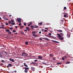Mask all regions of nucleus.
I'll return each instance as SVG.
<instances>
[{
    "mask_svg": "<svg viewBox=\"0 0 73 73\" xmlns=\"http://www.w3.org/2000/svg\"><path fill=\"white\" fill-rule=\"evenodd\" d=\"M57 35L59 37V38L60 39V40H62L64 39V38L62 37V36L59 34H57Z\"/></svg>",
    "mask_w": 73,
    "mask_h": 73,
    "instance_id": "obj_1",
    "label": "nucleus"
},
{
    "mask_svg": "<svg viewBox=\"0 0 73 73\" xmlns=\"http://www.w3.org/2000/svg\"><path fill=\"white\" fill-rule=\"evenodd\" d=\"M31 29H34V28H38V26L37 25H35V26L31 25Z\"/></svg>",
    "mask_w": 73,
    "mask_h": 73,
    "instance_id": "obj_2",
    "label": "nucleus"
},
{
    "mask_svg": "<svg viewBox=\"0 0 73 73\" xmlns=\"http://www.w3.org/2000/svg\"><path fill=\"white\" fill-rule=\"evenodd\" d=\"M17 20L18 23H20L21 22V19L20 18H18L17 19Z\"/></svg>",
    "mask_w": 73,
    "mask_h": 73,
    "instance_id": "obj_3",
    "label": "nucleus"
},
{
    "mask_svg": "<svg viewBox=\"0 0 73 73\" xmlns=\"http://www.w3.org/2000/svg\"><path fill=\"white\" fill-rule=\"evenodd\" d=\"M13 65H12V64H8V66H7V68H9L10 67H11Z\"/></svg>",
    "mask_w": 73,
    "mask_h": 73,
    "instance_id": "obj_4",
    "label": "nucleus"
},
{
    "mask_svg": "<svg viewBox=\"0 0 73 73\" xmlns=\"http://www.w3.org/2000/svg\"><path fill=\"white\" fill-rule=\"evenodd\" d=\"M6 32H8V33H9V34H11L12 32H11L8 29H7L6 30Z\"/></svg>",
    "mask_w": 73,
    "mask_h": 73,
    "instance_id": "obj_5",
    "label": "nucleus"
},
{
    "mask_svg": "<svg viewBox=\"0 0 73 73\" xmlns=\"http://www.w3.org/2000/svg\"><path fill=\"white\" fill-rule=\"evenodd\" d=\"M43 39L44 40H47V41H50V40H49L48 38H43Z\"/></svg>",
    "mask_w": 73,
    "mask_h": 73,
    "instance_id": "obj_6",
    "label": "nucleus"
},
{
    "mask_svg": "<svg viewBox=\"0 0 73 73\" xmlns=\"http://www.w3.org/2000/svg\"><path fill=\"white\" fill-rule=\"evenodd\" d=\"M51 41H52V42H55V43H59V42H58L56 40H51Z\"/></svg>",
    "mask_w": 73,
    "mask_h": 73,
    "instance_id": "obj_7",
    "label": "nucleus"
},
{
    "mask_svg": "<svg viewBox=\"0 0 73 73\" xmlns=\"http://www.w3.org/2000/svg\"><path fill=\"white\" fill-rule=\"evenodd\" d=\"M51 67H54V66H56V67H57V66H56V64H51Z\"/></svg>",
    "mask_w": 73,
    "mask_h": 73,
    "instance_id": "obj_8",
    "label": "nucleus"
},
{
    "mask_svg": "<svg viewBox=\"0 0 73 73\" xmlns=\"http://www.w3.org/2000/svg\"><path fill=\"white\" fill-rule=\"evenodd\" d=\"M57 31L58 32H60V33L62 32V30H57Z\"/></svg>",
    "mask_w": 73,
    "mask_h": 73,
    "instance_id": "obj_9",
    "label": "nucleus"
},
{
    "mask_svg": "<svg viewBox=\"0 0 73 73\" xmlns=\"http://www.w3.org/2000/svg\"><path fill=\"white\" fill-rule=\"evenodd\" d=\"M3 52H0V57H3Z\"/></svg>",
    "mask_w": 73,
    "mask_h": 73,
    "instance_id": "obj_10",
    "label": "nucleus"
},
{
    "mask_svg": "<svg viewBox=\"0 0 73 73\" xmlns=\"http://www.w3.org/2000/svg\"><path fill=\"white\" fill-rule=\"evenodd\" d=\"M38 59H42V56H38Z\"/></svg>",
    "mask_w": 73,
    "mask_h": 73,
    "instance_id": "obj_11",
    "label": "nucleus"
},
{
    "mask_svg": "<svg viewBox=\"0 0 73 73\" xmlns=\"http://www.w3.org/2000/svg\"><path fill=\"white\" fill-rule=\"evenodd\" d=\"M29 24H30L28 25V26H31V25H32V22H30Z\"/></svg>",
    "mask_w": 73,
    "mask_h": 73,
    "instance_id": "obj_12",
    "label": "nucleus"
},
{
    "mask_svg": "<svg viewBox=\"0 0 73 73\" xmlns=\"http://www.w3.org/2000/svg\"><path fill=\"white\" fill-rule=\"evenodd\" d=\"M52 60H54V61H56V58H55V57H54L53 58Z\"/></svg>",
    "mask_w": 73,
    "mask_h": 73,
    "instance_id": "obj_13",
    "label": "nucleus"
},
{
    "mask_svg": "<svg viewBox=\"0 0 73 73\" xmlns=\"http://www.w3.org/2000/svg\"><path fill=\"white\" fill-rule=\"evenodd\" d=\"M49 56L50 57H53V56H54V55H52V54H49Z\"/></svg>",
    "mask_w": 73,
    "mask_h": 73,
    "instance_id": "obj_14",
    "label": "nucleus"
},
{
    "mask_svg": "<svg viewBox=\"0 0 73 73\" xmlns=\"http://www.w3.org/2000/svg\"><path fill=\"white\" fill-rule=\"evenodd\" d=\"M9 60L10 61H12V62H14V59L11 58L9 59Z\"/></svg>",
    "mask_w": 73,
    "mask_h": 73,
    "instance_id": "obj_15",
    "label": "nucleus"
},
{
    "mask_svg": "<svg viewBox=\"0 0 73 73\" xmlns=\"http://www.w3.org/2000/svg\"><path fill=\"white\" fill-rule=\"evenodd\" d=\"M31 70H33V71H35V68L33 67H32L31 68Z\"/></svg>",
    "mask_w": 73,
    "mask_h": 73,
    "instance_id": "obj_16",
    "label": "nucleus"
},
{
    "mask_svg": "<svg viewBox=\"0 0 73 73\" xmlns=\"http://www.w3.org/2000/svg\"><path fill=\"white\" fill-rule=\"evenodd\" d=\"M11 23H14V22H15V21H14V19H11Z\"/></svg>",
    "mask_w": 73,
    "mask_h": 73,
    "instance_id": "obj_17",
    "label": "nucleus"
},
{
    "mask_svg": "<svg viewBox=\"0 0 73 73\" xmlns=\"http://www.w3.org/2000/svg\"><path fill=\"white\" fill-rule=\"evenodd\" d=\"M1 62H3V63H5V61L3 60H1Z\"/></svg>",
    "mask_w": 73,
    "mask_h": 73,
    "instance_id": "obj_18",
    "label": "nucleus"
},
{
    "mask_svg": "<svg viewBox=\"0 0 73 73\" xmlns=\"http://www.w3.org/2000/svg\"><path fill=\"white\" fill-rule=\"evenodd\" d=\"M39 25H42V23L40 22V23H39Z\"/></svg>",
    "mask_w": 73,
    "mask_h": 73,
    "instance_id": "obj_19",
    "label": "nucleus"
},
{
    "mask_svg": "<svg viewBox=\"0 0 73 73\" xmlns=\"http://www.w3.org/2000/svg\"><path fill=\"white\" fill-rule=\"evenodd\" d=\"M64 57L65 58V59H67V57H66V56H64Z\"/></svg>",
    "mask_w": 73,
    "mask_h": 73,
    "instance_id": "obj_20",
    "label": "nucleus"
},
{
    "mask_svg": "<svg viewBox=\"0 0 73 73\" xmlns=\"http://www.w3.org/2000/svg\"><path fill=\"white\" fill-rule=\"evenodd\" d=\"M60 35H62L63 36H64V34H63L62 33H60Z\"/></svg>",
    "mask_w": 73,
    "mask_h": 73,
    "instance_id": "obj_21",
    "label": "nucleus"
},
{
    "mask_svg": "<svg viewBox=\"0 0 73 73\" xmlns=\"http://www.w3.org/2000/svg\"><path fill=\"white\" fill-rule=\"evenodd\" d=\"M45 36H46V37H49V36L47 35H45Z\"/></svg>",
    "mask_w": 73,
    "mask_h": 73,
    "instance_id": "obj_22",
    "label": "nucleus"
},
{
    "mask_svg": "<svg viewBox=\"0 0 73 73\" xmlns=\"http://www.w3.org/2000/svg\"><path fill=\"white\" fill-rule=\"evenodd\" d=\"M66 64H70V62H67L66 63Z\"/></svg>",
    "mask_w": 73,
    "mask_h": 73,
    "instance_id": "obj_23",
    "label": "nucleus"
},
{
    "mask_svg": "<svg viewBox=\"0 0 73 73\" xmlns=\"http://www.w3.org/2000/svg\"><path fill=\"white\" fill-rule=\"evenodd\" d=\"M66 16H67L66 15V14L64 15V17H66Z\"/></svg>",
    "mask_w": 73,
    "mask_h": 73,
    "instance_id": "obj_24",
    "label": "nucleus"
},
{
    "mask_svg": "<svg viewBox=\"0 0 73 73\" xmlns=\"http://www.w3.org/2000/svg\"><path fill=\"white\" fill-rule=\"evenodd\" d=\"M50 37L51 38H53V39L54 38V36H50Z\"/></svg>",
    "mask_w": 73,
    "mask_h": 73,
    "instance_id": "obj_25",
    "label": "nucleus"
},
{
    "mask_svg": "<svg viewBox=\"0 0 73 73\" xmlns=\"http://www.w3.org/2000/svg\"><path fill=\"white\" fill-rule=\"evenodd\" d=\"M23 27H24L23 26H21L20 27V28L21 29H22V28H23Z\"/></svg>",
    "mask_w": 73,
    "mask_h": 73,
    "instance_id": "obj_26",
    "label": "nucleus"
},
{
    "mask_svg": "<svg viewBox=\"0 0 73 73\" xmlns=\"http://www.w3.org/2000/svg\"><path fill=\"white\" fill-rule=\"evenodd\" d=\"M22 55H24V54H25V52H23L22 53Z\"/></svg>",
    "mask_w": 73,
    "mask_h": 73,
    "instance_id": "obj_27",
    "label": "nucleus"
},
{
    "mask_svg": "<svg viewBox=\"0 0 73 73\" xmlns=\"http://www.w3.org/2000/svg\"><path fill=\"white\" fill-rule=\"evenodd\" d=\"M25 73H27L28 72V71L27 70H25Z\"/></svg>",
    "mask_w": 73,
    "mask_h": 73,
    "instance_id": "obj_28",
    "label": "nucleus"
},
{
    "mask_svg": "<svg viewBox=\"0 0 73 73\" xmlns=\"http://www.w3.org/2000/svg\"><path fill=\"white\" fill-rule=\"evenodd\" d=\"M33 34H35V33H36V32L35 31H33L32 33Z\"/></svg>",
    "mask_w": 73,
    "mask_h": 73,
    "instance_id": "obj_29",
    "label": "nucleus"
},
{
    "mask_svg": "<svg viewBox=\"0 0 73 73\" xmlns=\"http://www.w3.org/2000/svg\"><path fill=\"white\" fill-rule=\"evenodd\" d=\"M64 10L66 9V7H64Z\"/></svg>",
    "mask_w": 73,
    "mask_h": 73,
    "instance_id": "obj_30",
    "label": "nucleus"
},
{
    "mask_svg": "<svg viewBox=\"0 0 73 73\" xmlns=\"http://www.w3.org/2000/svg\"><path fill=\"white\" fill-rule=\"evenodd\" d=\"M11 23H12V22L11 21H9L8 22V23H9V24H11Z\"/></svg>",
    "mask_w": 73,
    "mask_h": 73,
    "instance_id": "obj_31",
    "label": "nucleus"
},
{
    "mask_svg": "<svg viewBox=\"0 0 73 73\" xmlns=\"http://www.w3.org/2000/svg\"><path fill=\"white\" fill-rule=\"evenodd\" d=\"M62 60H63V61L64 60H65V59L63 57H62Z\"/></svg>",
    "mask_w": 73,
    "mask_h": 73,
    "instance_id": "obj_32",
    "label": "nucleus"
},
{
    "mask_svg": "<svg viewBox=\"0 0 73 73\" xmlns=\"http://www.w3.org/2000/svg\"><path fill=\"white\" fill-rule=\"evenodd\" d=\"M33 36H34V37H37V36H36V35L35 34H34V35H33Z\"/></svg>",
    "mask_w": 73,
    "mask_h": 73,
    "instance_id": "obj_33",
    "label": "nucleus"
},
{
    "mask_svg": "<svg viewBox=\"0 0 73 73\" xmlns=\"http://www.w3.org/2000/svg\"><path fill=\"white\" fill-rule=\"evenodd\" d=\"M21 34H22V35H24V33L23 32H21Z\"/></svg>",
    "mask_w": 73,
    "mask_h": 73,
    "instance_id": "obj_34",
    "label": "nucleus"
},
{
    "mask_svg": "<svg viewBox=\"0 0 73 73\" xmlns=\"http://www.w3.org/2000/svg\"><path fill=\"white\" fill-rule=\"evenodd\" d=\"M54 39H55V40H56L57 39V38L56 37H54Z\"/></svg>",
    "mask_w": 73,
    "mask_h": 73,
    "instance_id": "obj_35",
    "label": "nucleus"
},
{
    "mask_svg": "<svg viewBox=\"0 0 73 73\" xmlns=\"http://www.w3.org/2000/svg\"><path fill=\"white\" fill-rule=\"evenodd\" d=\"M25 70H28V68L25 67Z\"/></svg>",
    "mask_w": 73,
    "mask_h": 73,
    "instance_id": "obj_36",
    "label": "nucleus"
},
{
    "mask_svg": "<svg viewBox=\"0 0 73 73\" xmlns=\"http://www.w3.org/2000/svg\"><path fill=\"white\" fill-rule=\"evenodd\" d=\"M30 30V29L29 28V27H28V31H29Z\"/></svg>",
    "mask_w": 73,
    "mask_h": 73,
    "instance_id": "obj_37",
    "label": "nucleus"
},
{
    "mask_svg": "<svg viewBox=\"0 0 73 73\" xmlns=\"http://www.w3.org/2000/svg\"><path fill=\"white\" fill-rule=\"evenodd\" d=\"M9 29L10 30H12V29H13V28L12 27H10Z\"/></svg>",
    "mask_w": 73,
    "mask_h": 73,
    "instance_id": "obj_38",
    "label": "nucleus"
},
{
    "mask_svg": "<svg viewBox=\"0 0 73 73\" xmlns=\"http://www.w3.org/2000/svg\"><path fill=\"white\" fill-rule=\"evenodd\" d=\"M11 24H12V25H15V23H11Z\"/></svg>",
    "mask_w": 73,
    "mask_h": 73,
    "instance_id": "obj_39",
    "label": "nucleus"
},
{
    "mask_svg": "<svg viewBox=\"0 0 73 73\" xmlns=\"http://www.w3.org/2000/svg\"><path fill=\"white\" fill-rule=\"evenodd\" d=\"M13 32H16V31L15 30H14L13 31Z\"/></svg>",
    "mask_w": 73,
    "mask_h": 73,
    "instance_id": "obj_40",
    "label": "nucleus"
},
{
    "mask_svg": "<svg viewBox=\"0 0 73 73\" xmlns=\"http://www.w3.org/2000/svg\"><path fill=\"white\" fill-rule=\"evenodd\" d=\"M5 24H6V25H8V23H5Z\"/></svg>",
    "mask_w": 73,
    "mask_h": 73,
    "instance_id": "obj_41",
    "label": "nucleus"
},
{
    "mask_svg": "<svg viewBox=\"0 0 73 73\" xmlns=\"http://www.w3.org/2000/svg\"><path fill=\"white\" fill-rule=\"evenodd\" d=\"M25 44L26 45H28V42H25Z\"/></svg>",
    "mask_w": 73,
    "mask_h": 73,
    "instance_id": "obj_42",
    "label": "nucleus"
},
{
    "mask_svg": "<svg viewBox=\"0 0 73 73\" xmlns=\"http://www.w3.org/2000/svg\"><path fill=\"white\" fill-rule=\"evenodd\" d=\"M68 37H70V35L69 34L68 35Z\"/></svg>",
    "mask_w": 73,
    "mask_h": 73,
    "instance_id": "obj_43",
    "label": "nucleus"
},
{
    "mask_svg": "<svg viewBox=\"0 0 73 73\" xmlns=\"http://www.w3.org/2000/svg\"><path fill=\"white\" fill-rule=\"evenodd\" d=\"M57 64H61V63L60 62L57 63Z\"/></svg>",
    "mask_w": 73,
    "mask_h": 73,
    "instance_id": "obj_44",
    "label": "nucleus"
},
{
    "mask_svg": "<svg viewBox=\"0 0 73 73\" xmlns=\"http://www.w3.org/2000/svg\"><path fill=\"white\" fill-rule=\"evenodd\" d=\"M24 65L25 66H26V67H28V66H27V65H26L25 64H24Z\"/></svg>",
    "mask_w": 73,
    "mask_h": 73,
    "instance_id": "obj_45",
    "label": "nucleus"
},
{
    "mask_svg": "<svg viewBox=\"0 0 73 73\" xmlns=\"http://www.w3.org/2000/svg\"><path fill=\"white\" fill-rule=\"evenodd\" d=\"M38 61V60H34L35 62H36V61Z\"/></svg>",
    "mask_w": 73,
    "mask_h": 73,
    "instance_id": "obj_46",
    "label": "nucleus"
},
{
    "mask_svg": "<svg viewBox=\"0 0 73 73\" xmlns=\"http://www.w3.org/2000/svg\"><path fill=\"white\" fill-rule=\"evenodd\" d=\"M45 29H46V30H48V28H47L45 27Z\"/></svg>",
    "mask_w": 73,
    "mask_h": 73,
    "instance_id": "obj_47",
    "label": "nucleus"
},
{
    "mask_svg": "<svg viewBox=\"0 0 73 73\" xmlns=\"http://www.w3.org/2000/svg\"><path fill=\"white\" fill-rule=\"evenodd\" d=\"M9 17H11L12 16V15H9Z\"/></svg>",
    "mask_w": 73,
    "mask_h": 73,
    "instance_id": "obj_48",
    "label": "nucleus"
},
{
    "mask_svg": "<svg viewBox=\"0 0 73 73\" xmlns=\"http://www.w3.org/2000/svg\"><path fill=\"white\" fill-rule=\"evenodd\" d=\"M11 35V36H13V34L12 33H11V34H10Z\"/></svg>",
    "mask_w": 73,
    "mask_h": 73,
    "instance_id": "obj_49",
    "label": "nucleus"
},
{
    "mask_svg": "<svg viewBox=\"0 0 73 73\" xmlns=\"http://www.w3.org/2000/svg\"><path fill=\"white\" fill-rule=\"evenodd\" d=\"M19 25H21V23H19Z\"/></svg>",
    "mask_w": 73,
    "mask_h": 73,
    "instance_id": "obj_50",
    "label": "nucleus"
},
{
    "mask_svg": "<svg viewBox=\"0 0 73 73\" xmlns=\"http://www.w3.org/2000/svg\"><path fill=\"white\" fill-rule=\"evenodd\" d=\"M52 35V34L50 33H49L48 34V35Z\"/></svg>",
    "mask_w": 73,
    "mask_h": 73,
    "instance_id": "obj_51",
    "label": "nucleus"
},
{
    "mask_svg": "<svg viewBox=\"0 0 73 73\" xmlns=\"http://www.w3.org/2000/svg\"><path fill=\"white\" fill-rule=\"evenodd\" d=\"M44 30V29H42L41 31H42V32H43Z\"/></svg>",
    "mask_w": 73,
    "mask_h": 73,
    "instance_id": "obj_52",
    "label": "nucleus"
},
{
    "mask_svg": "<svg viewBox=\"0 0 73 73\" xmlns=\"http://www.w3.org/2000/svg\"><path fill=\"white\" fill-rule=\"evenodd\" d=\"M24 25H27V24H26V23H24Z\"/></svg>",
    "mask_w": 73,
    "mask_h": 73,
    "instance_id": "obj_53",
    "label": "nucleus"
},
{
    "mask_svg": "<svg viewBox=\"0 0 73 73\" xmlns=\"http://www.w3.org/2000/svg\"><path fill=\"white\" fill-rule=\"evenodd\" d=\"M44 31V32H47V31L46 30H45Z\"/></svg>",
    "mask_w": 73,
    "mask_h": 73,
    "instance_id": "obj_54",
    "label": "nucleus"
},
{
    "mask_svg": "<svg viewBox=\"0 0 73 73\" xmlns=\"http://www.w3.org/2000/svg\"><path fill=\"white\" fill-rule=\"evenodd\" d=\"M42 64H45V63H44V62H42Z\"/></svg>",
    "mask_w": 73,
    "mask_h": 73,
    "instance_id": "obj_55",
    "label": "nucleus"
},
{
    "mask_svg": "<svg viewBox=\"0 0 73 73\" xmlns=\"http://www.w3.org/2000/svg\"><path fill=\"white\" fill-rule=\"evenodd\" d=\"M42 38H40L39 39L40 40H42Z\"/></svg>",
    "mask_w": 73,
    "mask_h": 73,
    "instance_id": "obj_56",
    "label": "nucleus"
},
{
    "mask_svg": "<svg viewBox=\"0 0 73 73\" xmlns=\"http://www.w3.org/2000/svg\"><path fill=\"white\" fill-rule=\"evenodd\" d=\"M3 18H4V19H5V18H6V17L5 16H3Z\"/></svg>",
    "mask_w": 73,
    "mask_h": 73,
    "instance_id": "obj_57",
    "label": "nucleus"
},
{
    "mask_svg": "<svg viewBox=\"0 0 73 73\" xmlns=\"http://www.w3.org/2000/svg\"><path fill=\"white\" fill-rule=\"evenodd\" d=\"M0 28H1V29H3V27L0 26Z\"/></svg>",
    "mask_w": 73,
    "mask_h": 73,
    "instance_id": "obj_58",
    "label": "nucleus"
},
{
    "mask_svg": "<svg viewBox=\"0 0 73 73\" xmlns=\"http://www.w3.org/2000/svg\"><path fill=\"white\" fill-rule=\"evenodd\" d=\"M4 53H5L6 54H7V52H4Z\"/></svg>",
    "mask_w": 73,
    "mask_h": 73,
    "instance_id": "obj_59",
    "label": "nucleus"
},
{
    "mask_svg": "<svg viewBox=\"0 0 73 73\" xmlns=\"http://www.w3.org/2000/svg\"><path fill=\"white\" fill-rule=\"evenodd\" d=\"M25 32H27V30L26 29H25Z\"/></svg>",
    "mask_w": 73,
    "mask_h": 73,
    "instance_id": "obj_60",
    "label": "nucleus"
},
{
    "mask_svg": "<svg viewBox=\"0 0 73 73\" xmlns=\"http://www.w3.org/2000/svg\"><path fill=\"white\" fill-rule=\"evenodd\" d=\"M2 27H4V25H2Z\"/></svg>",
    "mask_w": 73,
    "mask_h": 73,
    "instance_id": "obj_61",
    "label": "nucleus"
},
{
    "mask_svg": "<svg viewBox=\"0 0 73 73\" xmlns=\"http://www.w3.org/2000/svg\"><path fill=\"white\" fill-rule=\"evenodd\" d=\"M39 33L40 34H41V31H40V32H39Z\"/></svg>",
    "mask_w": 73,
    "mask_h": 73,
    "instance_id": "obj_62",
    "label": "nucleus"
},
{
    "mask_svg": "<svg viewBox=\"0 0 73 73\" xmlns=\"http://www.w3.org/2000/svg\"><path fill=\"white\" fill-rule=\"evenodd\" d=\"M15 35H17V33H15Z\"/></svg>",
    "mask_w": 73,
    "mask_h": 73,
    "instance_id": "obj_63",
    "label": "nucleus"
},
{
    "mask_svg": "<svg viewBox=\"0 0 73 73\" xmlns=\"http://www.w3.org/2000/svg\"><path fill=\"white\" fill-rule=\"evenodd\" d=\"M15 28H16V29L17 28V26H16Z\"/></svg>",
    "mask_w": 73,
    "mask_h": 73,
    "instance_id": "obj_64",
    "label": "nucleus"
}]
</instances>
